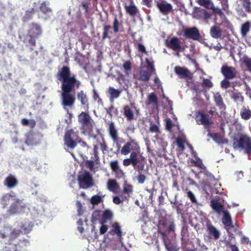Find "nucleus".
<instances>
[{
    "mask_svg": "<svg viewBox=\"0 0 251 251\" xmlns=\"http://www.w3.org/2000/svg\"><path fill=\"white\" fill-rule=\"evenodd\" d=\"M56 77L61 82L62 91L74 92L81 86V81L76 78L75 75H72L68 66H64L59 69Z\"/></svg>",
    "mask_w": 251,
    "mask_h": 251,
    "instance_id": "obj_1",
    "label": "nucleus"
},
{
    "mask_svg": "<svg viewBox=\"0 0 251 251\" xmlns=\"http://www.w3.org/2000/svg\"><path fill=\"white\" fill-rule=\"evenodd\" d=\"M42 29L40 25L32 23L29 26L26 34H20L19 38L25 44L30 47V50H33L36 46V39L42 34Z\"/></svg>",
    "mask_w": 251,
    "mask_h": 251,
    "instance_id": "obj_2",
    "label": "nucleus"
},
{
    "mask_svg": "<svg viewBox=\"0 0 251 251\" xmlns=\"http://www.w3.org/2000/svg\"><path fill=\"white\" fill-rule=\"evenodd\" d=\"M78 121L83 133L90 135L93 132L95 124L88 112H81L78 116Z\"/></svg>",
    "mask_w": 251,
    "mask_h": 251,
    "instance_id": "obj_3",
    "label": "nucleus"
},
{
    "mask_svg": "<svg viewBox=\"0 0 251 251\" xmlns=\"http://www.w3.org/2000/svg\"><path fill=\"white\" fill-rule=\"evenodd\" d=\"M233 147L234 149H244L245 152L251 154V139L245 134H241L239 138H234Z\"/></svg>",
    "mask_w": 251,
    "mask_h": 251,
    "instance_id": "obj_4",
    "label": "nucleus"
},
{
    "mask_svg": "<svg viewBox=\"0 0 251 251\" xmlns=\"http://www.w3.org/2000/svg\"><path fill=\"white\" fill-rule=\"evenodd\" d=\"M78 183L80 188L86 189L94 185V181L90 173L85 171L78 176Z\"/></svg>",
    "mask_w": 251,
    "mask_h": 251,
    "instance_id": "obj_5",
    "label": "nucleus"
},
{
    "mask_svg": "<svg viewBox=\"0 0 251 251\" xmlns=\"http://www.w3.org/2000/svg\"><path fill=\"white\" fill-rule=\"evenodd\" d=\"M165 43L166 47L169 49L176 51V55L178 56L179 55V52L184 51L186 47L185 45H181L179 39L176 36L173 37L169 40H166Z\"/></svg>",
    "mask_w": 251,
    "mask_h": 251,
    "instance_id": "obj_6",
    "label": "nucleus"
},
{
    "mask_svg": "<svg viewBox=\"0 0 251 251\" xmlns=\"http://www.w3.org/2000/svg\"><path fill=\"white\" fill-rule=\"evenodd\" d=\"M79 136L78 133L75 132L73 129L67 130L64 136L65 145L71 149H74L77 145Z\"/></svg>",
    "mask_w": 251,
    "mask_h": 251,
    "instance_id": "obj_7",
    "label": "nucleus"
},
{
    "mask_svg": "<svg viewBox=\"0 0 251 251\" xmlns=\"http://www.w3.org/2000/svg\"><path fill=\"white\" fill-rule=\"evenodd\" d=\"M140 151V147L137 142L135 139L130 138L129 140L122 148L121 153L123 155H126L130 152Z\"/></svg>",
    "mask_w": 251,
    "mask_h": 251,
    "instance_id": "obj_8",
    "label": "nucleus"
},
{
    "mask_svg": "<svg viewBox=\"0 0 251 251\" xmlns=\"http://www.w3.org/2000/svg\"><path fill=\"white\" fill-rule=\"evenodd\" d=\"M29 242L27 239L20 240L17 244L6 243L5 251H27V247Z\"/></svg>",
    "mask_w": 251,
    "mask_h": 251,
    "instance_id": "obj_9",
    "label": "nucleus"
},
{
    "mask_svg": "<svg viewBox=\"0 0 251 251\" xmlns=\"http://www.w3.org/2000/svg\"><path fill=\"white\" fill-rule=\"evenodd\" d=\"M71 92L62 91L61 95V104L65 109L67 107L72 108L74 105L75 99V96Z\"/></svg>",
    "mask_w": 251,
    "mask_h": 251,
    "instance_id": "obj_10",
    "label": "nucleus"
},
{
    "mask_svg": "<svg viewBox=\"0 0 251 251\" xmlns=\"http://www.w3.org/2000/svg\"><path fill=\"white\" fill-rule=\"evenodd\" d=\"M183 36L187 39L194 41H200L201 39L200 31L196 26L185 28L183 30Z\"/></svg>",
    "mask_w": 251,
    "mask_h": 251,
    "instance_id": "obj_11",
    "label": "nucleus"
},
{
    "mask_svg": "<svg viewBox=\"0 0 251 251\" xmlns=\"http://www.w3.org/2000/svg\"><path fill=\"white\" fill-rule=\"evenodd\" d=\"M176 74L181 79H192L193 74L187 68L176 66L174 68Z\"/></svg>",
    "mask_w": 251,
    "mask_h": 251,
    "instance_id": "obj_12",
    "label": "nucleus"
},
{
    "mask_svg": "<svg viewBox=\"0 0 251 251\" xmlns=\"http://www.w3.org/2000/svg\"><path fill=\"white\" fill-rule=\"evenodd\" d=\"M221 72L226 78L228 79H234L237 74L236 70L234 67L226 65H223L221 67Z\"/></svg>",
    "mask_w": 251,
    "mask_h": 251,
    "instance_id": "obj_13",
    "label": "nucleus"
},
{
    "mask_svg": "<svg viewBox=\"0 0 251 251\" xmlns=\"http://www.w3.org/2000/svg\"><path fill=\"white\" fill-rule=\"evenodd\" d=\"M111 227V229L109 231V233L111 235H116L119 242L122 243L123 234L120 224L117 222H115L112 224Z\"/></svg>",
    "mask_w": 251,
    "mask_h": 251,
    "instance_id": "obj_14",
    "label": "nucleus"
},
{
    "mask_svg": "<svg viewBox=\"0 0 251 251\" xmlns=\"http://www.w3.org/2000/svg\"><path fill=\"white\" fill-rule=\"evenodd\" d=\"M197 122H200L201 124L203 125L205 128H209L213 124V122L209 119V116L202 112H199L198 115H197Z\"/></svg>",
    "mask_w": 251,
    "mask_h": 251,
    "instance_id": "obj_15",
    "label": "nucleus"
},
{
    "mask_svg": "<svg viewBox=\"0 0 251 251\" xmlns=\"http://www.w3.org/2000/svg\"><path fill=\"white\" fill-rule=\"evenodd\" d=\"M156 5L160 12L163 15H168L173 10L171 4L167 3L164 0H162L160 1H157Z\"/></svg>",
    "mask_w": 251,
    "mask_h": 251,
    "instance_id": "obj_16",
    "label": "nucleus"
},
{
    "mask_svg": "<svg viewBox=\"0 0 251 251\" xmlns=\"http://www.w3.org/2000/svg\"><path fill=\"white\" fill-rule=\"evenodd\" d=\"M193 16L196 19L206 21L210 18L211 14L205 9L199 7L195 8Z\"/></svg>",
    "mask_w": 251,
    "mask_h": 251,
    "instance_id": "obj_17",
    "label": "nucleus"
},
{
    "mask_svg": "<svg viewBox=\"0 0 251 251\" xmlns=\"http://www.w3.org/2000/svg\"><path fill=\"white\" fill-rule=\"evenodd\" d=\"M159 233L161 234L164 244L168 251H177L176 247L168 238L165 232L159 229Z\"/></svg>",
    "mask_w": 251,
    "mask_h": 251,
    "instance_id": "obj_18",
    "label": "nucleus"
},
{
    "mask_svg": "<svg viewBox=\"0 0 251 251\" xmlns=\"http://www.w3.org/2000/svg\"><path fill=\"white\" fill-rule=\"evenodd\" d=\"M140 151H136L132 152H131L130 154L129 158L133 162V167L134 168H137V169L140 171L142 170L144 167L145 164L141 163L138 165L140 162V160L138 157V153H139Z\"/></svg>",
    "mask_w": 251,
    "mask_h": 251,
    "instance_id": "obj_19",
    "label": "nucleus"
},
{
    "mask_svg": "<svg viewBox=\"0 0 251 251\" xmlns=\"http://www.w3.org/2000/svg\"><path fill=\"white\" fill-rule=\"evenodd\" d=\"M18 182L17 178L14 176L10 174L4 179L3 185L8 189H12L17 186Z\"/></svg>",
    "mask_w": 251,
    "mask_h": 251,
    "instance_id": "obj_20",
    "label": "nucleus"
},
{
    "mask_svg": "<svg viewBox=\"0 0 251 251\" xmlns=\"http://www.w3.org/2000/svg\"><path fill=\"white\" fill-rule=\"evenodd\" d=\"M239 2L236 7L237 11H243L244 9L245 12H251V0H240Z\"/></svg>",
    "mask_w": 251,
    "mask_h": 251,
    "instance_id": "obj_21",
    "label": "nucleus"
},
{
    "mask_svg": "<svg viewBox=\"0 0 251 251\" xmlns=\"http://www.w3.org/2000/svg\"><path fill=\"white\" fill-rule=\"evenodd\" d=\"M49 5V2L44 1L39 6L40 11L46 16V19L50 18L52 13V10Z\"/></svg>",
    "mask_w": 251,
    "mask_h": 251,
    "instance_id": "obj_22",
    "label": "nucleus"
},
{
    "mask_svg": "<svg viewBox=\"0 0 251 251\" xmlns=\"http://www.w3.org/2000/svg\"><path fill=\"white\" fill-rule=\"evenodd\" d=\"M108 131L113 141L114 142H117L118 141V133L113 122H111L108 124Z\"/></svg>",
    "mask_w": 251,
    "mask_h": 251,
    "instance_id": "obj_23",
    "label": "nucleus"
},
{
    "mask_svg": "<svg viewBox=\"0 0 251 251\" xmlns=\"http://www.w3.org/2000/svg\"><path fill=\"white\" fill-rule=\"evenodd\" d=\"M210 206L218 214L223 213L224 210L223 205L218 200L212 199L210 201Z\"/></svg>",
    "mask_w": 251,
    "mask_h": 251,
    "instance_id": "obj_24",
    "label": "nucleus"
},
{
    "mask_svg": "<svg viewBox=\"0 0 251 251\" xmlns=\"http://www.w3.org/2000/svg\"><path fill=\"white\" fill-rule=\"evenodd\" d=\"M214 100L216 105L221 110H225L226 105L223 101V99L221 94L217 92L214 95Z\"/></svg>",
    "mask_w": 251,
    "mask_h": 251,
    "instance_id": "obj_25",
    "label": "nucleus"
},
{
    "mask_svg": "<svg viewBox=\"0 0 251 251\" xmlns=\"http://www.w3.org/2000/svg\"><path fill=\"white\" fill-rule=\"evenodd\" d=\"M107 188L110 191L115 193L120 189V185L115 179H110L107 181Z\"/></svg>",
    "mask_w": 251,
    "mask_h": 251,
    "instance_id": "obj_26",
    "label": "nucleus"
},
{
    "mask_svg": "<svg viewBox=\"0 0 251 251\" xmlns=\"http://www.w3.org/2000/svg\"><path fill=\"white\" fill-rule=\"evenodd\" d=\"M210 34L213 38H220L222 35V30L219 26L213 25L210 28Z\"/></svg>",
    "mask_w": 251,
    "mask_h": 251,
    "instance_id": "obj_27",
    "label": "nucleus"
},
{
    "mask_svg": "<svg viewBox=\"0 0 251 251\" xmlns=\"http://www.w3.org/2000/svg\"><path fill=\"white\" fill-rule=\"evenodd\" d=\"M206 227L208 233L211 236H212L213 238L215 240H217L219 238L220 235V232L214 226H213L211 224H207L206 225Z\"/></svg>",
    "mask_w": 251,
    "mask_h": 251,
    "instance_id": "obj_28",
    "label": "nucleus"
},
{
    "mask_svg": "<svg viewBox=\"0 0 251 251\" xmlns=\"http://www.w3.org/2000/svg\"><path fill=\"white\" fill-rule=\"evenodd\" d=\"M77 99L80 101L81 104L88 108V99L83 90H81L77 94Z\"/></svg>",
    "mask_w": 251,
    "mask_h": 251,
    "instance_id": "obj_29",
    "label": "nucleus"
},
{
    "mask_svg": "<svg viewBox=\"0 0 251 251\" xmlns=\"http://www.w3.org/2000/svg\"><path fill=\"white\" fill-rule=\"evenodd\" d=\"M223 217L222 219L223 224L226 226L233 227V226L232 225V221L231 217L228 212L226 210H225L223 211Z\"/></svg>",
    "mask_w": 251,
    "mask_h": 251,
    "instance_id": "obj_30",
    "label": "nucleus"
},
{
    "mask_svg": "<svg viewBox=\"0 0 251 251\" xmlns=\"http://www.w3.org/2000/svg\"><path fill=\"white\" fill-rule=\"evenodd\" d=\"M110 165L112 171L117 175L118 177H121L124 175L122 171L119 168L117 160L111 161Z\"/></svg>",
    "mask_w": 251,
    "mask_h": 251,
    "instance_id": "obj_31",
    "label": "nucleus"
},
{
    "mask_svg": "<svg viewBox=\"0 0 251 251\" xmlns=\"http://www.w3.org/2000/svg\"><path fill=\"white\" fill-rule=\"evenodd\" d=\"M123 113L127 121H131L134 119V115L133 112L128 105L124 106Z\"/></svg>",
    "mask_w": 251,
    "mask_h": 251,
    "instance_id": "obj_32",
    "label": "nucleus"
},
{
    "mask_svg": "<svg viewBox=\"0 0 251 251\" xmlns=\"http://www.w3.org/2000/svg\"><path fill=\"white\" fill-rule=\"evenodd\" d=\"M230 97L237 104L239 103L242 104L244 100V97L242 95L241 93L238 91H235L232 92Z\"/></svg>",
    "mask_w": 251,
    "mask_h": 251,
    "instance_id": "obj_33",
    "label": "nucleus"
},
{
    "mask_svg": "<svg viewBox=\"0 0 251 251\" xmlns=\"http://www.w3.org/2000/svg\"><path fill=\"white\" fill-rule=\"evenodd\" d=\"M22 233V231L20 229H13L11 227V230L9 232V238L6 243H13L14 240L17 239Z\"/></svg>",
    "mask_w": 251,
    "mask_h": 251,
    "instance_id": "obj_34",
    "label": "nucleus"
},
{
    "mask_svg": "<svg viewBox=\"0 0 251 251\" xmlns=\"http://www.w3.org/2000/svg\"><path fill=\"white\" fill-rule=\"evenodd\" d=\"M113 217V214L112 212L109 209H106L103 212L100 223L101 224H105L108 220H111Z\"/></svg>",
    "mask_w": 251,
    "mask_h": 251,
    "instance_id": "obj_35",
    "label": "nucleus"
},
{
    "mask_svg": "<svg viewBox=\"0 0 251 251\" xmlns=\"http://www.w3.org/2000/svg\"><path fill=\"white\" fill-rule=\"evenodd\" d=\"M125 9L126 12L132 17H134L138 12L137 7L133 4L130 5H125Z\"/></svg>",
    "mask_w": 251,
    "mask_h": 251,
    "instance_id": "obj_36",
    "label": "nucleus"
},
{
    "mask_svg": "<svg viewBox=\"0 0 251 251\" xmlns=\"http://www.w3.org/2000/svg\"><path fill=\"white\" fill-rule=\"evenodd\" d=\"M108 92L110 95V100H113L119 97L121 91L116 89L113 87H109L108 89Z\"/></svg>",
    "mask_w": 251,
    "mask_h": 251,
    "instance_id": "obj_37",
    "label": "nucleus"
},
{
    "mask_svg": "<svg viewBox=\"0 0 251 251\" xmlns=\"http://www.w3.org/2000/svg\"><path fill=\"white\" fill-rule=\"evenodd\" d=\"M250 23L249 21H246L241 26L240 33L242 37H245L250 30Z\"/></svg>",
    "mask_w": 251,
    "mask_h": 251,
    "instance_id": "obj_38",
    "label": "nucleus"
},
{
    "mask_svg": "<svg viewBox=\"0 0 251 251\" xmlns=\"http://www.w3.org/2000/svg\"><path fill=\"white\" fill-rule=\"evenodd\" d=\"M196 2L200 5L208 9H214V4L211 0H196Z\"/></svg>",
    "mask_w": 251,
    "mask_h": 251,
    "instance_id": "obj_39",
    "label": "nucleus"
},
{
    "mask_svg": "<svg viewBox=\"0 0 251 251\" xmlns=\"http://www.w3.org/2000/svg\"><path fill=\"white\" fill-rule=\"evenodd\" d=\"M207 136L212 138L213 140L218 144L224 143L223 137L219 133H211L210 132L207 134Z\"/></svg>",
    "mask_w": 251,
    "mask_h": 251,
    "instance_id": "obj_40",
    "label": "nucleus"
},
{
    "mask_svg": "<svg viewBox=\"0 0 251 251\" xmlns=\"http://www.w3.org/2000/svg\"><path fill=\"white\" fill-rule=\"evenodd\" d=\"M240 116L242 119L248 120L251 118V110L243 106L240 111Z\"/></svg>",
    "mask_w": 251,
    "mask_h": 251,
    "instance_id": "obj_41",
    "label": "nucleus"
},
{
    "mask_svg": "<svg viewBox=\"0 0 251 251\" xmlns=\"http://www.w3.org/2000/svg\"><path fill=\"white\" fill-rule=\"evenodd\" d=\"M191 166L205 170L206 167L203 165L202 160L200 158H196V160L191 159L190 161Z\"/></svg>",
    "mask_w": 251,
    "mask_h": 251,
    "instance_id": "obj_42",
    "label": "nucleus"
},
{
    "mask_svg": "<svg viewBox=\"0 0 251 251\" xmlns=\"http://www.w3.org/2000/svg\"><path fill=\"white\" fill-rule=\"evenodd\" d=\"M35 10L34 7L26 10L25 15L23 17V22L25 23L32 19L33 16L35 14Z\"/></svg>",
    "mask_w": 251,
    "mask_h": 251,
    "instance_id": "obj_43",
    "label": "nucleus"
},
{
    "mask_svg": "<svg viewBox=\"0 0 251 251\" xmlns=\"http://www.w3.org/2000/svg\"><path fill=\"white\" fill-rule=\"evenodd\" d=\"M151 75V74L147 71H140L138 79L142 81L147 82L150 80Z\"/></svg>",
    "mask_w": 251,
    "mask_h": 251,
    "instance_id": "obj_44",
    "label": "nucleus"
},
{
    "mask_svg": "<svg viewBox=\"0 0 251 251\" xmlns=\"http://www.w3.org/2000/svg\"><path fill=\"white\" fill-rule=\"evenodd\" d=\"M153 104L155 105H158V98L154 93H151L148 97V102L147 104Z\"/></svg>",
    "mask_w": 251,
    "mask_h": 251,
    "instance_id": "obj_45",
    "label": "nucleus"
},
{
    "mask_svg": "<svg viewBox=\"0 0 251 251\" xmlns=\"http://www.w3.org/2000/svg\"><path fill=\"white\" fill-rule=\"evenodd\" d=\"M20 200L19 199H17L16 201V202L13 203L11 205L8 210V212L9 214L13 215L16 214L18 212L19 209L18 204L20 202Z\"/></svg>",
    "mask_w": 251,
    "mask_h": 251,
    "instance_id": "obj_46",
    "label": "nucleus"
},
{
    "mask_svg": "<svg viewBox=\"0 0 251 251\" xmlns=\"http://www.w3.org/2000/svg\"><path fill=\"white\" fill-rule=\"evenodd\" d=\"M111 29V26L110 25H105L103 26V33L102 36V40H104L106 38H111L110 36H109V33H112Z\"/></svg>",
    "mask_w": 251,
    "mask_h": 251,
    "instance_id": "obj_47",
    "label": "nucleus"
},
{
    "mask_svg": "<svg viewBox=\"0 0 251 251\" xmlns=\"http://www.w3.org/2000/svg\"><path fill=\"white\" fill-rule=\"evenodd\" d=\"M25 143L28 145H33L36 144L34 140V134L33 132H29L26 135Z\"/></svg>",
    "mask_w": 251,
    "mask_h": 251,
    "instance_id": "obj_48",
    "label": "nucleus"
},
{
    "mask_svg": "<svg viewBox=\"0 0 251 251\" xmlns=\"http://www.w3.org/2000/svg\"><path fill=\"white\" fill-rule=\"evenodd\" d=\"M21 124L24 126H27L29 125L31 128H33L36 125V122L33 119L29 120L24 118L21 120Z\"/></svg>",
    "mask_w": 251,
    "mask_h": 251,
    "instance_id": "obj_49",
    "label": "nucleus"
},
{
    "mask_svg": "<svg viewBox=\"0 0 251 251\" xmlns=\"http://www.w3.org/2000/svg\"><path fill=\"white\" fill-rule=\"evenodd\" d=\"M12 197L13 195L11 193H6L2 196L1 201L3 207L6 206L9 204L10 198Z\"/></svg>",
    "mask_w": 251,
    "mask_h": 251,
    "instance_id": "obj_50",
    "label": "nucleus"
},
{
    "mask_svg": "<svg viewBox=\"0 0 251 251\" xmlns=\"http://www.w3.org/2000/svg\"><path fill=\"white\" fill-rule=\"evenodd\" d=\"M133 191V186L128 184L126 181L123 185V192L125 194H127L129 196L130 193Z\"/></svg>",
    "mask_w": 251,
    "mask_h": 251,
    "instance_id": "obj_51",
    "label": "nucleus"
},
{
    "mask_svg": "<svg viewBox=\"0 0 251 251\" xmlns=\"http://www.w3.org/2000/svg\"><path fill=\"white\" fill-rule=\"evenodd\" d=\"M11 230V226H4L2 230H0V239H4L6 237Z\"/></svg>",
    "mask_w": 251,
    "mask_h": 251,
    "instance_id": "obj_52",
    "label": "nucleus"
},
{
    "mask_svg": "<svg viewBox=\"0 0 251 251\" xmlns=\"http://www.w3.org/2000/svg\"><path fill=\"white\" fill-rule=\"evenodd\" d=\"M167 225V220L165 217H162L158 221V233H159V230H161V227L165 228Z\"/></svg>",
    "mask_w": 251,
    "mask_h": 251,
    "instance_id": "obj_53",
    "label": "nucleus"
},
{
    "mask_svg": "<svg viewBox=\"0 0 251 251\" xmlns=\"http://www.w3.org/2000/svg\"><path fill=\"white\" fill-rule=\"evenodd\" d=\"M243 62L247 67L248 70L251 72V58L247 56H245L243 57Z\"/></svg>",
    "mask_w": 251,
    "mask_h": 251,
    "instance_id": "obj_54",
    "label": "nucleus"
},
{
    "mask_svg": "<svg viewBox=\"0 0 251 251\" xmlns=\"http://www.w3.org/2000/svg\"><path fill=\"white\" fill-rule=\"evenodd\" d=\"M149 130L152 133H158L160 132L158 125L153 123L152 122H151Z\"/></svg>",
    "mask_w": 251,
    "mask_h": 251,
    "instance_id": "obj_55",
    "label": "nucleus"
},
{
    "mask_svg": "<svg viewBox=\"0 0 251 251\" xmlns=\"http://www.w3.org/2000/svg\"><path fill=\"white\" fill-rule=\"evenodd\" d=\"M201 84L203 87L208 89L213 86L212 82L207 78H203Z\"/></svg>",
    "mask_w": 251,
    "mask_h": 251,
    "instance_id": "obj_56",
    "label": "nucleus"
},
{
    "mask_svg": "<svg viewBox=\"0 0 251 251\" xmlns=\"http://www.w3.org/2000/svg\"><path fill=\"white\" fill-rule=\"evenodd\" d=\"M145 62L147 65V68L150 70L151 72L153 74H155V69L152 62L150 61L148 58H146Z\"/></svg>",
    "mask_w": 251,
    "mask_h": 251,
    "instance_id": "obj_57",
    "label": "nucleus"
},
{
    "mask_svg": "<svg viewBox=\"0 0 251 251\" xmlns=\"http://www.w3.org/2000/svg\"><path fill=\"white\" fill-rule=\"evenodd\" d=\"M101 201V198L98 195L93 196L91 199V202L94 205L99 204Z\"/></svg>",
    "mask_w": 251,
    "mask_h": 251,
    "instance_id": "obj_58",
    "label": "nucleus"
},
{
    "mask_svg": "<svg viewBox=\"0 0 251 251\" xmlns=\"http://www.w3.org/2000/svg\"><path fill=\"white\" fill-rule=\"evenodd\" d=\"M123 68L126 74H128V72H130L131 70V63L130 61H126L123 64Z\"/></svg>",
    "mask_w": 251,
    "mask_h": 251,
    "instance_id": "obj_59",
    "label": "nucleus"
},
{
    "mask_svg": "<svg viewBox=\"0 0 251 251\" xmlns=\"http://www.w3.org/2000/svg\"><path fill=\"white\" fill-rule=\"evenodd\" d=\"M119 22L116 17H115L114 22L113 28L115 33H118L119 31V26H120Z\"/></svg>",
    "mask_w": 251,
    "mask_h": 251,
    "instance_id": "obj_60",
    "label": "nucleus"
},
{
    "mask_svg": "<svg viewBox=\"0 0 251 251\" xmlns=\"http://www.w3.org/2000/svg\"><path fill=\"white\" fill-rule=\"evenodd\" d=\"M107 113L112 117L113 114H114L115 115H117L118 114V111L117 108H115L114 106L111 105L107 111Z\"/></svg>",
    "mask_w": 251,
    "mask_h": 251,
    "instance_id": "obj_61",
    "label": "nucleus"
},
{
    "mask_svg": "<svg viewBox=\"0 0 251 251\" xmlns=\"http://www.w3.org/2000/svg\"><path fill=\"white\" fill-rule=\"evenodd\" d=\"M21 228L25 233H28L31 230L32 227L29 223H25L22 225Z\"/></svg>",
    "mask_w": 251,
    "mask_h": 251,
    "instance_id": "obj_62",
    "label": "nucleus"
},
{
    "mask_svg": "<svg viewBox=\"0 0 251 251\" xmlns=\"http://www.w3.org/2000/svg\"><path fill=\"white\" fill-rule=\"evenodd\" d=\"M228 79H226L225 78V79H223L221 82V87L224 89H227L229 88L230 86V83Z\"/></svg>",
    "mask_w": 251,
    "mask_h": 251,
    "instance_id": "obj_63",
    "label": "nucleus"
},
{
    "mask_svg": "<svg viewBox=\"0 0 251 251\" xmlns=\"http://www.w3.org/2000/svg\"><path fill=\"white\" fill-rule=\"evenodd\" d=\"M137 180L138 181V183L139 184H143L145 182V180H146V176L141 173H140L137 176H136Z\"/></svg>",
    "mask_w": 251,
    "mask_h": 251,
    "instance_id": "obj_64",
    "label": "nucleus"
}]
</instances>
